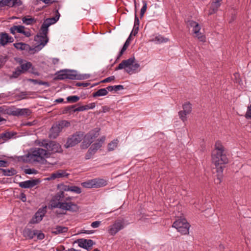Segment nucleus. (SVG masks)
I'll list each match as a JSON object with an SVG mask.
<instances>
[{
	"label": "nucleus",
	"mask_w": 251,
	"mask_h": 251,
	"mask_svg": "<svg viewBox=\"0 0 251 251\" xmlns=\"http://www.w3.org/2000/svg\"><path fill=\"white\" fill-rule=\"evenodd\" d=\"M73 197H65L63 191L57 193L50 201L51 208H59L62 210L76 212L79 210L78 205L72 201Z\"/></svg>",
	"instance_id": "obj_1"
},
{
	"label": "nucleus",
	"mask_w": 251,
	"mask_h": 251,
	"mask_svg": "<svg viewBox=\"0 0 251 251\" xmlns=\"http://www.w3.org/2000/svg\"><path fill=\"white\" fill-rule=\"evenodd\" d=\"M212 162L217 167V172L219 173L217 177V183H220L221 174L223 171V167L221 165L227 164L228 162V159L226 154V151L224 146L220 141L216 142L214 149L212 151Z\"/></svg>",
	"instance_id": "obj_2"
},
{
	"label": "nucleus",
	"mask_w": 251,
	"mask_h": 251,
	"mask_svg": "<svg viewBox=\"0 0 251 251\" xmlns=\"http://www.w3.org/2000/svg\"><path fill=\"white\" fill-rule=\"evenodd\" d=\"M50 153L47 150L40 148H35L31 150L30 152L22 156V160L26 162H38L42 164H47L46 158L50 156Z\"/></svg>",
	"instance_id": "obj_3"
},
{
	"label": "nucleus",
	"mask_w": 251,
	"mask_h": 251,
	"mask_svg": "<svg viewBox=\"0 0 251 251\" xmlns=\"http://www.w3.org/2000/svg\"><path fill=\"white\" fill-rule=\"evenodd\" d=\"M123 69L129 75L135 74L141 70L140 65L138 63L135 62L134 57L122 61L116 68L115 70Z\"/></svg>",
	"instance_id": "obj_4"
},
{
	"label": "nucleus",
	"mask_w": 251,
	"mask_h": 251,
	"mask_svg": "<svg viewBox=\"0 0 251 251\" xmlns=\"http://www.w3.org/2000/svg\"><path fill=\"white\" fill-rule=\"evenodd\" d=\"M35 144L44 147L49 152H61L62 151L61 145L55 141L47 140H37L35 141Z\"/></svg>",
	"instance_id": "obj_5"
},
{
	"label": "nucleus",
	"mask_w": 251,
	"mask_h": 251,
	"mask_svg": "<svg viewBox=\"0 0 251 251\" xmlns=\"http://www.w3.org/2000/svg\"><path fill=\"white\" fill-rule=\"evenodd\" d=\"M99 131L100 129L96 128L89 131L85 136L83 135V141L81 144V148H88L93 142L94 139L99 136Z\"/></svg>",
	"instance_id": "obj_6"
},
{
	"label": "nucleus",
	"mask_w": 251,
	"mask_h": 251,
	"mask_svg": "<svg viewBox=\"0 0 251 251\" xmlns=\"http://www.w3.org/2000/svg\"><path fill=\"white\" fill-rule=\"evenodd\" d=\"M173 227L176 228L182 234L189 233L190 225L185 218H180L175 221Z\"/></svg>",
	"instance_id": "obj_7"
},
{
	"label": "nucleus",
	"mask_w": 251,
	"mask_h": 251,
	"mask_svg": "<svg viewBox=\"0 0 251 251\" xmlns=\"http://www.w3.org/2000/svg\"><path fill=\"white\" fill-rule=\"evenodd\" d=\"M188 25L192 28V31L194 37L197 38L201 42H205L206 37L202 33L200 32L201 27L197 22L192 20L189 21Z\"/></svg>",
	"instance_id": "obj_8"
},
{
	"label": "nucleus",
	"mask_w": 251,
	"mask_h": 251,
	"mask_svg": "<svg viewBox=\"0 0 251 251\" xmlns=\"http://www.w3.org/2000/svg\"><path fill=\"white\" fill-rule=\"evenodd\" d=\"M83 137V132L77 131L68 137L65 145L66 148L72 147L80 143Z\"/></svg>",
	"instance_id": "obj_9"
},
{
	"label": "nucleus",
	"mask_w": 251,
	"mask_h": 251,
	"mask_svg": "<svg viewBox=\"0 0 251 251\" xmlns=\"http://www.w3.org/2000/svg\"><path fill=\"white\" fill-rule=\"evenodd\" d=\"M125 227V221L124 219H118L108 226V233L111 236L116 235L119 231Z\"/></svg>",
	"instance_id": "obj_10"
},
{
	"label": "nucleus",
	"mask_w": 251,
	"mask_h": 251,
	"mask_svg": "<svg viewBox=\"0 0 251 251\" xmlns=\"http://www.w3.org/2000/svg\"><path fill=\"white\" fill-rule=\"evenodd\" d=\"M36 45L33 48V53L38 52L42 49L49 41L48 36L37 34L34 38Z\"/></svg>",
	"instance_id": "obj_11"
},
{
	"label": "nucleus",
	"mask_w": 251,
	"mask_h": 251,
	"mask_svg": "<svg viewBox=\"0 0 251 251\" xmlns=\"http://www.w3.org/2000/svg\"><path fill=\"white\" fill-rule=\"evenodd\" d=\"M31 114V111L28 108H17L15 109L11 110L10 114L14 116H22L27 117Z\"/></svg>",
	"instance_id": "obj_12"
},
{
	"label": "nucleus",
	"mask_w": 251,
	"mask_h": 251,
	"mask_svg": "<svg viewBox=\"0 0 251 251\" xmlns=\"http://www.w3.org/2000/svg\"><path fill=\"white\" fill-rule=\"evenodd\" d=\"M105 140V137L103 136L97 142L93 144L88 150L90 155L94 154L102 146Z\"/></svg>",
	"instance_id": "obj_13"
},
{
	"label": "nucleus",
	"mask_w": 251,
	"mask_h": 251,
	"mask_svg": "<svg viewBox=\"0 0 251 251\" xmlns=\"http://www.w3.org/2000/svg\"><path fill=\"white\" fill-rule=\"evenodd\" d=\"M22 4L21 0H0V7L7 6L10 7L18 6Z\"/></svg>",
	"instance_id": "obj_14"
},
{
	"label": "nucleus",
	"mask_w": 251,
	"mask_h": 251,
	"mask_svg": "<svg viewBox=\"0 0 251 251\" xmlns=\"http://www.w3.org/2000/svg\"><path fill=\"white\" fill-rule=\"evenodd\" d=\"M46 213V210L44 208H40L35 214L32 218L30 223L31 224H36L42 221Z\"/></svg>",
	"instance_id": "obj_15"
},
{
	"label": "nucleus",
	"mask_w": 251,
	"mask_h": 251,
	"mask_svg": "<svg viewBox=\"0 0 251 251\" xmlns=\"http://www.w3.org/2000/svg\"><path fill=\"white\" fill-rule=\"evenodd\" d=\"M69 175V174L67 173L66 171L59 170L51 174L50 177H48L47 179L48 180H54L56 178L67 177Z\"/></svg>",
	"instance_id": "obj_16"
},
{
	"label": "nucleus",
	"mask_w": 251,
	"mask_h": 251,
	"mask_svg": "<svg viewBox=\"0 0 251 251\" xmlns=\"http://www.w3.org/2000/svg\"><path fill=\"white\" fill-rule=\"evenodd\" d=\"M78 246L86 249L91 248L93 245V241L91 239H79L77 240Z\"/></svg>",
	"instance_id": "obj_17"
},
{
	"label": "nucleus",
	"mask_w": 251,
	"mask_h": 251,
	"mask_svg": "<svg viewBox=\"0 0 251 251\" xmlns=\"http://www.w3.org/2000/svg\"><path fill=\"white\" fill-rule=\"evenodd\" d=\"M38 182V180L32 179L21 182L19 183V185L21 188H31L37 185Z\"/></svg>",
	"instance_id": "obj_18"
},
{
	"label": "nucleus",
	"mask_w": 251,
	"mask_h": 251,
	"mask_svg": "<svg viewBox=\"0 0 251 251\" xmlns=\"http://www.w3.org/2000/svg\"><path fill=\"white\" fill-rule=\"evenodd\" d=\"M13 38L9 36L7 33H1L0 34V44L2 46H5L9 43H12Z\"/></svg>",
	"instance_id": "obj_19"
},
{
	"label": "nucleus",
	"mask_w": 251,
	"mask_h": 251,
	"mask_svg": "<svg viewBox=\"0 0 251 251\" xmlns=\"http://www.w3.org/2000/svg\"><path fill=\"white\" fill-rule=\"evenodd\" d=\"M61 130L62 129L57 124L53 125L50 130V138H56Z\"/></svg>",
	"instance_id": "obj_20"
},
{
	"label": "nucleus",
	"mask_w": 251,
	"mask_h": 251,
	"mask_svg": "<svg viewBox=\"0 0 251 251\" xmlns=\"http://www.w3.org/2000/svg\"><path fill=\"white\" fill-rule=\"evenodd\" d=\"M96 103L92 102L85 105H82L79 106L75 108L73 112H75L77 111H83L85 110H88L89 109H93L96 107Z\"/></svg>",
	"instance_id": "obj_21"
},
{
	"label": "nucleus",
	"mask_w": 251,
	"mask_h": 251,
	"mask_svg": "<svg viewBox=\"0 0 251 251\" xmlns=\"http://www.w3.org/2000/svg\"><path fill=\"white\" fill-rule=\"evenodd\" d=\"M84 78H85L84 77L77 75V72L75 71H67L66 79H81Z\"/></svg>",
	"instance_id": "obj_22"
},
{
	"label": "nucleus",
	"mask_w": 251,
	"mask_h": 251,
	"mask_svg": "<svg viewBox=\"0 0 251 251\" xmlns=\"http://www.w3.org/2000/svg\"><path fill=\"white\" fill-rule=\"evenodd\" d=\"M61 6L59 5L57 9L55 10V16L54 17L51 18L47 19L44 22L45 24H50V25L55 23L59 19L60 14L58 12V10L60 9Z\"/></svg>",
	"instance_id": "obj_23"
},
{
	"label": "nucleus",
	"mask_w": 251,
	"mask_h": 251,
	"mask_svg": "<svg viewBox=\"0 0 251 251\" xmlns=\"http://www.w3.org/2000/svg\"><path fill=\"white\" fill-rule=\"evenodd\" d=\"M37 233V230H31L29 228H25L23 231V235L28 239H33Z\"/></svg>",
	"instance_id": "obj_24"
},
{
	"label": "nucleus",
	"mask_w": 251,
	"mask_h": 251,
	"mask_svg": "<svg viewBox=\"0 0 251 251\" xmlns=\"http://www.w3.org/2000/svg\"><path fill=\"white\" fill-rule=\"evenodd\" d=\"M14 46L15 48L18 50H31L33 51V48H31L29 45L24 43H15Z\"/></svg>",
	"instance_id": "obj_25"
},
{
	"label": "nucleus",
	"mask_w": 251,
	"mask_h": 251,
	"mask_svg": "<svg viewBox=\"0 0 251 251\" xmlns=\"http://www.w3.org/2000/svg\"><path fill=\"white\" fill-rule=\"evenodd\" d=\"M68 228L66 226H56L55 228H54L51 233L54 235H57L59 234H62L64 233H66L68 231Z\"/></svg>",
	"instance_id": "obj_26"
},
{
	"label": "nucleus",
	"mask_w": 251,
	"mask_h": 251,
	"mask_svg": "<svg viewBox=\"0 0 251 251\" xmlns=\"http://www.w3.org/2000/svg\"><path fill=\"white\" fill-rule=\"evenodd\" d=\"M222 0H213L211 3V10L209 12V15H211L217 11L218 8L221 5L220 2Z\"/></svg>",
	"instance_id": "obj_27"
},
{
	"label": "nucleus",
	"mask_w": 251,
	"mask_h": 251,
	"mask_svg": "<svg viewBox=\"0 0 251 251\" xmlns=\"http://www.w3.org/2000/svg\"><path fill=\"white\" fill-rule=\"evenodd\" d=\"M20 64V69L23 73L27 71L32 67V64L26 61L21 60L19 62Z\"/></svg>",
	"instance_id": "obj_28"
},
{
	"label": "nucleus",
	"mask_w": 251,
	"mask_h": 251,
	"mask_svg": "<svg viewBox=\"0 0 251 251\" xmlns=\"http://www.w3.org/2000/svg\"><path fill=\"white\" fill-rule=\"evenodd\" d=\"M94 188H100L106 185L107 182L105 180L100 178L93 179Z\"/></svg>",
	"instance_id": "obj_29"
},
{
	"label": "nucleus",
	"mask_w": 251,
	"mask_h": 251,
	"mask_svg": "<svg viewBox=\"0 0 251 251\" xmlns=\"http://www.w3.org/2000/svg\"><path fill=\"white\" fill-rule=\"evenodd\" d=\"M133 33H131L130 35H129V36L126 39V42L125 43V44H124L122 49H121V51H120V52H119V54L118 55L117 59H119V58H120V57L123 55V54L124 53L125 51L126 50V49L127 48V47L129 45L130 41L131 40V35Z\"/></svg>",
	"instance_id": "obj_30"
},
{
	"label": "nucleus",
	"mask_w": 251,
	"mask_h": 251,
	"mask_svg": "<svg viewBox=\"0 0 251 251\" xmlns=\"http://www.w3.org/2000/svg\"><path fill=\"white\" fill-rule=\"evenodd\" d=\"M139 20L138 18L137 14H136V11H135V20H134V24L133 30L131 32L132 33H133V35L134 36H135L136 34L138 33V30H139Z\"/></svg>",
	"instance_id": "obj_31"
},
{
	"label": "nucleus",
	"mask_w": 251,
	"mask_h": 251,
	"mask_svg": "<svg viewBox=\"0 0 251 251\" xmlns=\"http://www.w3.org/2000/svg\"><path fill=\"white\" fill-rule=\"evenodd\" d=\"M108 94V90L106 88H101L93 94V97L104 96Z\"/></svg>",
	"instance_id": "obj_32"
},
{
	"label": "nucleus",
	"mask_w": 251,
	"mask_h": 251,
	"mask_svg": "<svg viewBox=\"0 0 251 251\" xmlns=\"http://www.w3.org/2000/svg\"><path fill=\"white\" fill-rule=\"evenodd\" d=\"M168 40L169 39L168 38H165L161 35H156L154 38L153 39V41L157 44L166 43Z\"/></svg>",
	"instance_id": "obj_33"
},
{
	"label": "nucleus",
	"mask_w": 251,
	"mask_h": 251,
	"mask_svg": "<svg viewBox=\"0 0 251 251\" xmlns=\"http://www.w3.org/2000/svg\"><path fill=\"white\" fill-rule=\"evenodd\" d=\"M24 29L25 27L24 26L14 25L10 28V31L11 33H12V34H15L16 33H21L22 30Z\"/></svg>",
	"instance_id": "obj_34"
},
{
	"label": "nucleus",
	"mask_w": 251,
	"mask_h": 251,
	"mask_svg": "<svg viewBox=\"0 0 251 251\" xmlns=\"http://www.w3.org/2000/svg\"><path fill=\"white\" fill-rule=\"evenodd\" d=\"M118 143L119 140L118 139L113 140L108 144V151H114L117 147Z\"/></svg>",
	"instance_id": "obj_35"
},
{
	"label": "nucleus",
	"mask_w": 251,
	"mask_h": 251,
	"mask_svg": "<svg viewBox=\"0 0 251 251\" xmlns=\"http://www.w3.org/2000/svg\"><path fill=\"white\" fill-rule=\"evenodd\" d=\"M22 21L24 24L26 25H31L36 22L34 18H31L30 16H25L22 18Z\"/></svg>",
	"instance_id": "obj_36"
},
{
	"label": "nucleus",
	"mask_w": 251,
	"mask_h": 251,
	"mask_svg": "<svg viewBox=\"0 0 251 251\" xmlns=\"http://www.w3.org/2000/svg\"><path fill=\"white\" fill-rule=\"evenodd\" d=\"M50 25V24H45L43 23V24L42 25L41 28V32H40L39 33V34H40V35H43L45 36H47V34L48 32V27Z\"/></svg>",
	"instance_id": "obj_37"
},
{
	"label": "nucleus",
	"mask_w": 251,
	"mask_h": 251,
	"mask_svg": "<svg viewBox=\"0 0 251 251\" xmlns=\"http://www.w3.org/2000/svg\"><path fill=\"white\" fill-rule=\"evenodd\" d=\"M183 111L184 113L189 114L192 111L191 104L189 102H186L183 104Z\"/></svg>",
	"instance_id": "obj_38"
},
{
	"label": "nucleus",
	"mask_w": 251,
	"mask_h": 251,
	"mask_svg": "<svg viewBox=\"0 0 251 251\" xmlns=\"http://www.w3.org/2000/svg\"><path fill=\"white\" fill-rule=\"evenodd\" d=\"M1 170L2 171L3 175L6 176H12L16 174V171L13 168L10 169H7Z\"/></svg>",
	"instance_id": "obj_39"
},
{
	"label": "nucleus",
	"mask_w": 251,
	"mask_h": 251,
	"mask_svg": "<svg viewBox=\"0 0 251 251\" xmlns=\"http://www.w3.org/2000/svg\"><path fill=\"white\" fill-rule=\"evenodd\" d=\"M124 89V86L121 85H114V86H109L107 87V89L108 91H118Z\"/></svg>",
	"instance_id": "obj_40"
},
{
	"label": "nucleus",
	"mask_w": 251,
	"mask_h": 251,
	"mask_svg": "<svg viewBox=\"0 0 251 251\" xmlns=\"http://www.w3.org/2000/svg\"><path fill=\"white\" fill-rule=\"evenodd\" d=\"M67 71H60L57 74V78L58 79L63 80L66 79Z\"/></svg>",
	"instance_id": "obj_41"
},
{
	"label": "nucleus",
	"mask_w": 251,
	"mask_h": 251,
	"mask_svg": "<svg viewBox=\"0 0 251 251\" xmlns=\"http://www.w3.org/2000/svg\"><path fill=\"white\" fill-rule=\"evenodd\" d=\"M23 73L20 67H17L13 72L11 78H17Z\"/></svg>",
	"instance_id": "obj_42"
},
{
	"label": "nucleus",
	"mask_w": 251,
	"mask_h": 251,
	"mask_svg": "<svg viewBox=\"0 0 251 251\" xmlns=\"http://www.w3.org/2000/svg\"><path fill=\"white\" fill-rule=\"evenodd\" d=\"M81 185L83 187L85 188H94L93 179L89 180L88 181L83 182L81 183Z\"/></svg>",
	"instance_id": "obj_43"
},
{
	"label": "nucleus",
	"mask_w": 251,
	"mask_h": 251,
	"mask_svg": "<svg viewBox=\"0 0 251 251\" xmlns=\"http://www.w3.org/2000/svg\"><path fill=\"white\" fill-rule=\"evenodd\" d=\"M28 80L30 82H32L34 83V84H38L39 85H45L47 86H49L48 82H46V81H39L37 79H29Z\"/></svg>",
	"instance_id": "obj_44"
},
{
	"label": "nucleus",
	"mask_w": 251,
	"mask_h": 251,
	"mask_svg": "<svg viewBox=\"0 0 251 251\" xmlns=\"http://www.w3.org/2000/svg\"><path fill=\"white\" fill-rule=\"evenodd\" d=\"M80 98L77 96H71L67 98V100L70 102H75L79 100Z\"/></svg>",
	"instance_id": "obj_45"
},
{
	"label": "nucleus",
	"mask_w": 251,
	"mask_h": 251,
	"mask_svg": "<svg viewBox=\"0 0 251 251\" xmlns=\"http://www.w3.org/2000/svg\"><path fill=\"white\" fill-rule=\"evenodd\" d=\"M70 191L74 192L75 194H79L81 193V189L80 187L76 186H71Z\"/></svg>",
	"instance_id": "obj_46"
},
{
	"label": "nucleus",
	"mask_w": 251,
	"mask_h": 251,
	"mask_svg": "<svg viewBox=\"0 0 251 251\" xmlns=\"http://www.w3.org/2000/svg\"><path fill=\"white\" fill-rule=\"evenodd\" d=\"M57 124L61 129H62L64 127H68L70 125V123L67 121H62Z\"/></svg>",
	"instance_id": "obj_47"
},
{
	"label": "nucleus",
	"mask_w": 251,
	"mask_h": 251,
	"mask_svg": "<svg viewBox=\"0 0 251 251\" xmlns=\"http://www.w3.org/2000/svg\"><path fill=\"white\" fill-rule=\"evenodd\" d=\"M143 5L141 9V11H140L141 18H142L144 16V15L145 12L146 11L147 8V3L146 1H143Z\"/></svg>",
	"instance_id": "obj_48"
},
{
	"label": "nucleus",
	"mask_w": 251,
	"mask_h": 251,
	"mask_svg": "<svg viewBox=\"0 0 251 251\" xmlns=\"http://www.w3.org/2000/svg\"><path fill=\"white\" fill-rule=\"evenodd\" d=\"M188 114L184 113V112L183 110L180 111L178 112V115L179 116V118L183 122H185L187 120L186 116Z\"/></svg>",
	"instance_id": "obj_49"
},
{
	"label": "nucleus",
	"mask_w": 251,
	"mask_h": 251,
	"mask_svg": "<svg viewBox=\"0 0 251 251\" xmlns=\"http://www.w3.org/2000/svg\"><path fill=\"white\" fill-rule=\"evenodd\" d=\"M25 173L28 175L36 174L37 173V171L34 169L29 168L25 169Z\"/></svg>",
	"instance_id": "obj_50"
},
{
	"label": "nucleus",
	"mask_w": 251,
	"mask_h": 251,
	"mask_svg": "<svg viewBox=\"0 0 251 251\" xmlns=\"http://www.w3.org/2000/svg\"><path fill=\"white\" fill-rule=\"evenodd\" d=\"M7 61V57L5 56L0 55V68L4 65Z\"/></svg>",
	"instance_id": "obj_51"
},
{
	"label": "nucleus",
	"mask_w": 251,
	"mask_h": 251,
	"mask_svg": "<svg viewBox=\"0 0 251 251\" xmlns=\"http://www.w3.org/2000/svg\"><path fill=\"white\" fill-rule=\"evenodd\" d=\"M245 117L248 119L251 118V104L248 107V109L245 114Z\"/></svg>",
	"instance_id": "obj_52"
},
{
	"label": "nucleus",
	"mask_w": 251,
	"mask_h": 251,
	"mask_svg": "<svg viewBox=\"0 0 251 251\" xmlns=\"http://www.w3.org/2000/svg\"><path fill=\"white\" fill-rule=\"evenodd\" d=\"M37 239L42 240L45 238L44 234L40 231L37 230V233L36 234Z\"/></svg>",
	"instance_id": "obj_53"
},
{
	"label": "nucleus",
	"mask_w": 251,
	"mask_h": 251,
	"mask_svg": "<svg viewBox=\"0 0 251 251\" xmlns=\"http://www.w3.org/2000/svg\"><path fill=\"white\" fill-rule=\"evenodd\" d=\"M21 33L23 34L25 36L27 37H29L31 35L30 31L29 29L27 30H25L22 29V31L21 32Z\"/></svg>",
	"instance_id": "obj_54"
},
{
	"label": "nucleus",
	"mask_w": 251,
	"mask_h": 251,
	"mask_svg": "<svg viewBox=\"0 0 251 251\" xmlns=\"http://www.w3.org/2000/svg\"><path fill=\"white\" fill-rule=\"evenodd\" d=\"M100 223H101L100 221H95L91 223V226L93 228H96L99 227V226L100 225Z\"/></svg>",
	"instance_id": "obj_55"
},
{
	"label": "nucleus",
	"mask_w": 251,
	"mask_h": 251,
	"mask_svg": "<svg viewBox=\"0 0 251 251\" xmlns=\"http://www.w3.org/2000/svg\"><path fill=\"white\" fill-rule=\"evenodd\" d=\"M114 79H115V76H111L108 77L106 78L105 79H103V80L101 81V82L103 83H106V82H110L112 80H114Z\"/></svg>",
	"instance_id": "obj_56"
},
{
	"label": "nucleus",
	"mask_w": 251,
	"mask_h": 251,
	"mask_svg": "<svg viewBox=\"0 0 251 251\" xmlns=\"http://www.w3.org/2000/svg\"><path fill=\"white\" fill-rule=\"evenodd\" d=\"M71 186L69 185H63L62 188V191L64 193V191L68 192L70 191Z\"/></svg>",
	"instance_id": "obj_57"
},
{
	"label": "nucleus",
	"mask_w": 251,
	"mask_h": 251,
	"mask_svg": "<svg viewBox=\"0 0 251 251\" xmlns=\"http://www.w3.org/2000/svg\"><path fill=\"white\" fill-rule=\"evenodd\" d=\"M75 105L69 106L66 108V109L67 111H73V110L75 109Z\"/></svg>",
	"instance_id": "obj_58"
},
{
	"label": "nucleus",
	"mask_w": 251,
	"mask_h": 251,
	"mask_svg": "<svg viewBox=\"0 0 251 251\" xmlns=\"http://www.w3.org/2000/svg\"><path fill=\"white\" fill-rule=\"evenodd\" d=\"M6 162L4 160H0V167H5Z\"/></svg>",
	"instance_id": "obj_59"
},
{
	"label": "nucleus",
	"mask_w": 251,
	"mask_h": 251,
	"mask_svg": "<svg viewBox=\"0 0 251 251\" xmlns=\"http://www.w3.org/2000/svg\"><path fill=\"white\" fill-rule=\"evenodd\" d=\"M41 0L46 4L52 3L54 1H52L51 0Z\"/></svg>",
	"instance_id": "obj_60"
},
{
	"label": "nucleus",
	"mask_w": 251,
	"mask_h": 251,
	"mask_svg": "<svg viewBox=\"0 0 251 251\" xmlns=\"http://www.w3.org/2000/svg\"><path fill=\"white\" fill-rule=\"evenodd\" d=\"M76 85H77L78 86H82L83 87H87L88 86V84L87 83H77L76 84Z\"/></svg>",
	"instance_id": "obj_61"
},
{
	"label": "nucleus",
	"mask_w": 251,
	"mask_h": 251,
	"mask_svg": "<svg viewBox=\"0 0 251 251\" xmlns=\"http://www.w3.org/2000/svg\"><path fill=\"white\" fill-rule=\"evenodd\" d=\"M21 200L24 202L26 200L25 195L24 194L22 195Z\"/></svg>",
	"instance_id": "obj_62"
},
{
	"label": "nucleus",
	"mask_w": 251,
	"mask_h": 251,
	"mask_svg": "<svg viewBox=\"0 0 251 251\" xmlns=\"http://www.w3.org/2000/svg\"><path fill=\"white\" fill-rule=\"evenodd\" d=\"M63 100H64L63 99H62V98H59L58 99H56L55 100V101L58 102V103H61V102H63Z\"/></svg>",
	"instance_id": "obj_63"
},
{
	"label": "nucleus",
	"mask_w": 251,
	"mask_h": 251,
	"mask_svg": "<svg viewBox=\"0 0 251 251\" xmlns=\"http://www.w3.org/2000/svg\"><path fill=\"white\" fill-rule=\"evenodd\" d=\"M102 109H103V112H104V113L107 112L108 110V108L106 106L102 107Z\"/></svg>",
	"instance_id": "obj_64"
}]
</instances>
